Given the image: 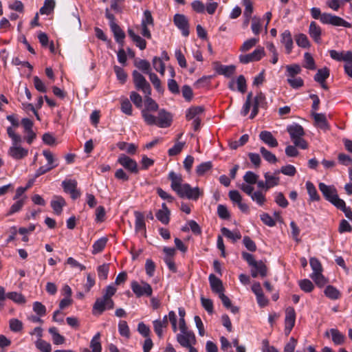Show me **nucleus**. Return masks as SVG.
I'll return each mask as SVG.
<instances>
[{
    "label": "nucleus",
    "instance_id": "obj_1",
    "mask_svg": "<svg viewBox=\"0 0 352 352\" xmlns=\"http://www.w3.org/2000/svg\"><path fill=\"white\" fill-rule=\"evenodd\" d=\"M141 115L147 125H156L160 128L170 126L173 121L172 115L164 109L159 110L157 117L148 113L146 110H142Z\"/></svg>",
    "mask_w": 352,
    "mask_h": 352
},
{
    "label": "nucleus",
    "instance_id": "obj_2",
    "mask_svg": "<svg viewBox=\"0 0 352 352\" xmlns=\"http://www.w3.org/2000/svg\"><path fill=\"white\" fill-rule=\"evenodd\" d=\"M318 188L327 201H329L336 208L344 207V200L338 197L337 190L333 186H328L324 183L320 182Z\"/></svg>",
    "mask_w": 352,
    "mask_h": 352
},
{
    "label": "nucleus",
    "instance_id": "obj_3",
    "mask_svg": "<svg viewBox=\"0 0 352 352\" xmlns=\"http://www.w3.org/2000/svg\"><path fill=\"white\" fill-rule=\"evenodd\" d=\"M133 81L137 90L143 92L144 95L151 94V87L145 77L137 70L132 72Z\"/></svg>",
    "mask_w": 352,
    "mask_h": 352
},
{
    "label": "nucleus",
    "instance_id": "obj_4",
    "mask_svg": "<svg viewBox=\"0 0 352 352\" xmlns=\"http://www.w3.org/2000/svg\"><path fill=\"white\" fill-rule=\"evenodd\" d=\"M131 288L137 298L142 296L151 297L153 294L151 286L145 281H142L140 284L135 280L131 282Z\"/></svg>",
    "mask_w": 352,
    "mask_h": 352
},
{
    "label": "nucleus",
    "instance_id": "obj_5",
    "mask_svg": "<svg viewBox=\"0 0 352 352\" xmlns=\"http://www.w3.org/2000/svg\"><path fill=\"white\" fill-rule=\"evenodd\" d=\"M204 192L199 189V187L192 188L189 184H184L183 188L177 194L181 198H187L193 201H197L200 196H202Z\"/></svg>",
    "mask_w": 352,
    "mask_h": 352
},
{
    "label": "nucleus",
    "instance_id": "obj_6",
    "mask_svg": "<svg viewBox=\"0 0 352 352\" xmlns=\"http://www.w3.org/2000/svg\"><path fill=\"white\" fill-rule=\"evenodd\" d=\"M117 162L129 173L135 175L139 173L140 168L137 162L126 155L123 153L120 154L118 158Z\"/></svg>",
    "mask_w": 352,
    "mask_h": 352
},
{
    "label": "nucleus",
    "instance_id": "obj_7",
    "mask_svg": "<svg viewBox=\"0 0 352 352\" xmlns=\"http://www.w3.org/2000/svg\"><path fill=\"white\" fill-rule=\"evenodd\" d=\"M175 26L182 32V34L187 37L189 36V22L187 17L182 14H176L173 17Z\"/></svg>",
    "mask_w": 352,
    "mask_h": 352
},
{
    "label": "nucleus",
    "instance_id": "obj_8",
    "mask_svg": "<svg viewBox=\"0 0 352 352\" xmlns=\"http://www.w3.org/2000/svg\"><path fill=\"white\" fill-rule=\"evenodd\" d=\"M265 55L264 48L259 47L255 49L252 53L248 54H241L239 56L240 62L243 64H248L250 62H255L260 60Z\"/></svg>",
    "mask_w": 352,
    "mask_h": 352
},
{
    "label": "nucleus",
    "instance_id": "obj_9",
    "mask_svg": "<svg viewBox=\"0 0 352 352\" xmlns=\"http://www.w3.org/2000/svg\"><path fill=\"white\" fill-rule=\"evenodd\" d=\"M6 298L10 299L18 304H24L26 302L25 296L21 293L12 292L6 294L5 288L0 286V301H3Z\"/></svg>",
    "mask_w": 352,
    "mask_h": 352
},
{
    "label": "nucleus",
    "instance_id": "obj_10",
    "mask_svg": "<svg viewBox=\"0 0 352 352\" xmlns=\"http://www.w3.org/2000/svg\"><path fill=\"white\" fill-rule=\"evenodd\" d=\"M296 322V311L295 309L289 307L285 310V333L289 335L295 325Z\"/></svg>",
    "mask_w": 352,
    "mask_h": 352
},
{
    "label": "nucleus",
    "instance_id": "obj_11",
    "mask_svg": "<svg viewBox=\"0 0 352 352\" xmlns=\"http://www.w3.org/2000/svg\"><path fill=\"white\" fill-rule=\"evenodd\" d=\"M168 179L171 182V189L177 195L183 188L184 184H182L183 179L182 175L177 174L174 171H170L168 173Z\"/></svg>",
    "mask_w": 352,
    "mask_h": 352
},
{
    "label": "nucleus",
    "instance_id": "obj_12",
    "mask_svg": "<svg viewBox=\"0 0 352 352\" xmlns=\"http://www.w3.org/2000/svg\"><path fill=\"white\" fill-rule=\"evenodd\" d=\"M267 274V267L264 262L261 260L257 261L254 265L251 267V276L253 278H256L258 276H261V278H264Z\"/></svg>",
    "mask_w": 352,
    "mask_h": 352
},
{
    "label": "nucleus",
    "instance_id": "obj_13",
    "mask_svg": "<svg viewBox=\"0 0 352 352\" xmlns=\"http://www.w3.org/2000/svg\"><path fill=\"white\" fill-rule=\"evenodd\" d=\"M327 338L331 337L332 341L335 345H342L346 340V336L337 329H330L324 333Z\"/></svg>",
    "mask_w": 352,
    "mask_h": 352
},
{
    "label": "nucleus",
    "instance_id": "obj_14",
    "mask_svg": "<svg viewBox=\"0 0 352 352\" xmlns=\"http://www.w3.org/2000/svg\"><path fill=\"white\" fill-rule=\"evenodd\" d=\"M280 42L284 45L285 48V53L287 54H291L294 47V42L292 34L289 30H285L280 34Z\"/></svg>",
    "mask_w": 352,
    "mask_h": 352
},
{
    "label": "nucleus",
    "instance_id": "obj_15",
    "mask_svg": "<svg viewBox=\"0 0 352 352\" xmlns=\"http://www.w3.org/2000/svg\"><path fill=\"white\" fill-rule=\"evenodd\" d=\"M287 131L289 133L292 140L303 137L305 134L303 127L297 123L287 126Z\"/></svg>",
    "mask_w": 352,
    "mask_h": 352
},
{
    "label": "nucleus",
    "instance_id": "obj_16",
    "mask_svg": "<svg viewBox=\"0 0 352 352\" xmlns=\"http://www.w3.org/2000/svg\"><path fill=\"white\" fill-rule=\"evenodd\" d=\"M331 58L337 61H351L352 60V52H339L335 50H331L329 51Z\"/></svg>",
    "mask_w": 352,
    "mask_h": 352
},
{
    "label": "nucleus",
    "instance_id": "obj_17",
    "mask_svg": "<svg viewBox=\"0 0 352 352\" xmlns=\"http://www.w3.org/2000/svg\"><path fill=\"white\" fill-rule=\"evenodd\" d=\"M134 215L135 218V230L136 232H142L144 236H146V223L144 221V214L139 212L135 211Z\"/></svg>",
    "mask_w": 352,
    "mask_h": 352
},
{
    "label": "nucleus",
    "instance_id": "obj_18",
    "mask_svg": "<svg viewBox=\"0 0 352 352\" xmlns=\"http://www.w3.org/2000/svg\"><path fill=\"white\" fill-rule=\"evenodd\" d=\"M110 29L113 34L116 41L120 46L124 47V38L126 36L124 32L117 23H112Z\"/></svg>",
    "mask_w": 352,
    "mask_h": 352
},
{
    "label": "nucleus",
    "instance_id": "obj_19",
    "mask_svg": "<svg viewBox=\"0 0 352 352\" xmlns=\"http://www.w3.org/2000/svg\"><path fill=\"white\" fill-rule=\"evenodd\" d=\"M208 280L211 289L214 293H216L218 295L221 293H223L224 288L223 283L219 278H217L214 274H211L209 275Z\"/></svg>",
    "mask_w": 352,
    "mask_h": 352
},
{
    "label": "nucleus",
    "instance_id": "obj_20",
    "mask_svg": "<svg viewBox=\"0 0 352 352\" xmlns=\"http://www.w3.org/2000/svg\"><path fill=\"white\" fill-rule=\"evenodd\" d=\"M309 34L316 43H321L322 29L315 21L310 23Z\"/></svg>",
    "mask_w": 352,
    "mask_h": 352
},
{
    "label": "nucleus",
    "instance_id": "obj_21",
    "mask_svg": "<svg viewBox=\"0 0 352 352\" xmlns=\"http://www.w3.org/2000/svg\"><path fill=\"white\" fill-rule=\"evenodd\" d=\"M259 138L270 147L274 148L278 145L277 140L268 131H262L259 134Z\"/></svg>",
    "mask_w": 352,
    "mask_h": 352
},
{
    "label": "nucleus",
    "instance_id": "obj_22",
    "mask_svg": "<svg viewBox=\"0 0 352 352\" xmlns=\"http://www.w3.org/2000/svg\"><path fill=\"white\" fill-rule=\"evenodd\" d=\"M100 333H97L90 342V349L84 348L82 352H102V344L100 342Z\"/></svg>",
    "mask_w": 352,
    "mask_h": 352
},
{
    "label": "nucleus",
    "instance_id": "obj_23",
    "mask_svg": "<svg viewBox=\"0 0 352 352\" xmlns=\"http://www.w3.org/2000/svg\"><path fill=\"white\" fill-rule=\"evenodd\" d=\"M28 151L18 145H13L9 149V155L15 160H21L28 155Z\"/></svg>",
    "mask_w": 352,
    "mask_h": 352
},
{
    "label": "nucleus",
    "instance_id": "obj_24",
    "mask_svg": "<svg viewBox=\"0 0 352 352\" xmlns=\"http://www.w3.org/2000/svg\"><path fill=\"white\" fill-rule=\"evenodd\" d=\"M66 205V201L61 196H54V199L51 201V207L54 212L59 215L63 212V208Z\"/></svg>",
    "mask_w": 352,
    "mask_h": 352
},
{
    "label": "nucleus",
    "instance_id": "obj_25",
    "mask_svg": "<svg viewBox=\"0 0 352 352\" xmlns=\"http://www.w3.org/2000/svg\"><path fill=\"white\" fill-rule=\"evenodd\" d=\"M106 309H109V300L103 297L98 298L93 305V314H102Z\"/></svg>",
    "mask_w": 352,
    "mask_h": 352
},
{
    "label": "nucleus",
    "instance_id": "obj_26",
    "mask_svg": "<svg viewBox=\"0 0 352 352\" xmlns=\"http://www.w3.org/2000/svg\"><path fill=\"white\" fill-rule=\"evenodd\" d=\"M215 70L218 74L223 75L225 77L230 78L234 74L235 70H236V67L233 65H219L215 68Z\"/></svg>",
    "mask_w": 352,
    "mask_h": 352
},
{
    "label": "nucleus",
    "instance_id": "obj_27",
    "mask_svg": "<svg viewBox=\"0 0 352 352\" xmlns=\"http://www.w3.org/2000/svg\"><path fill=\"white\" fill-rule=\"evenodd\" d=\"M134 65L142 71L144 74H148V76L151 72V67L150 63L144 59H136L134 62Z\"/></svg>",
    "mask_w": 352,
    "mask_h": 352
},
{
    "label": "nucleus",
    "instance_id": "obj_28",
    "mask_svg": "<svg viewBox=\"0 0 352 352\" xmlns=\"http://www.w3.org/2000/svg\"><path fill=\"white\" fill-rule=\"evenodd\" d=\"M192 338L195 339V334L193 332L188 331L186 333L177 334V340L183 347L190 346V338Z\"/></svg>",
    "mask_w": 352,
    "mask_h": 352
},
{
    "label": "nucleus",
    "instance_id": "obj_29",
    "mask_svg": "<svg viewBox=\"0 0 352 352\" xmlns=\"http://www.w3.org/2000/svg\"><path fill=\"white\" fill-rule=\"evenodd\" d=\"M306 188L307 193L309 196V199L311 201H319L320 197L318 193V191L314 185V184L309 181L306 182Z\"/></svg>",
    "mask_w": 352,
    "mask_h": 352
},
{
    "label": "nucleus",
    "instance_id": "obj_30",
    "mask_svg": "<svg viewBox=\"0 0 352 352\" xmlns=\"http://www.w3.org/2000/svg\"><path fill=\"white\" fill-rule=\"evenodd\" d=\"M108 239L107 237H101L96 241L92 245L91 253L93 254H97L101 252L105 248Z\"/></svg>",
    "mask_w": 352,
    "mask_h": 352
},
{
    "label": "nucleus",
    "instance_id": "obj_31",
    "mask_svg": "<svg viewBox=\"0 0 352 352\" xmlns=\"http://www.w3.org/2000/svg\"><path fill=\"white\" fill-rule=\"evenodd\" d=\"M49 333L52 335V342L54 344L60 345L65 342V337L58 333V329L56 327H50L49 329Z\"/></svg>",
    "mask_w": 352,
    "mask_h": 352
},
{
    "label": "nucleus",
    "instance_id": "obj_32",
    "mask_svg": "<svg viewBox=\"0 0 352 352\" xmlns=\"http://www.w3.org/2000/svg\"><path fill=\"white\" fill-rule=\"evenodd\" d=\"M324 293L331 300H338L341 297L340 292L333 285H327Z\"/></svg>",
    "mask_w": 352,
    "mask_h": 352
},
{
    "label": "nucleus",
    "instance_id": "obj_33",
    "mask_svg": "<svg viewBox=\"0 0 352 352\" xmlns=\"http://www.w3.org/2000/svg\"><path fill=\"white\" fill-rule=\"evenodd\" d=\"M26 199L27 197L25 195L20 199H15L16 201L10 206L8 215H12L14 213L19 212L25 205Z\"/></svg>",
    "mask_w": 352,
    "mask_h": 352
},
{
    "label": "nucleus",
    "instance_id": "obj_34",
    "mask_svg": "<svg viewBox=\"0 0 352 352\" xmlns=\"http://www.w3.org/2000/svg\"><path fill=\"white\" fill-rule=\"evenodd\" d=\"M264 178L265 179V184L267 185V187L270 189L279 184L280 178L276 175H272L269 172L264 174Z\"/></svg>",
    "mask_w": 352,
    "mask_h": 352
},
{
    "label": "nucleus",
    "instance_id": "obj_35",
    "mask_svg": "<svg viewBox=\"0 0 352 352\" xmlns=\"http://www.w3.org/2000/svg\"><path fill=\"white\" fill-rule=\"evenodd\" d=\"M330 74L329 69L327 67L319 69L314 76V80L318 83L324 82Z\"/></svg>",
    "mask_w": 352,
    "mask_h": 352
},
{
    "label": "nucleus",
    "instance_id": "obj_36",
    "mask_svg": "<svg viewBox=\"0 0 352 352\" xmlns=\"http://www.w3.org/2000/svg\"><path fill=\"white\" fill-rule=\"evenodd\" d=\"M116 289L112 285H108L104 291L103 298L109 300V309H111L114 307V302L111 299V297L115 294Z\"/></svg>",
    "mask_w": 352,
    "mask_h": 352
},
{
    "label": "nucleus",
    "instance_id": "obj_37",
    "mask_svg": "<svg viewBox=\"0 0 352 352\" xmlns=\"http://www.w3.org/2000/svg\"><path fill=\"white\" fill-rule=\"evenodd\" d=\"M295 41L296 44L302 48H309L311 46L308 37L305 34L299 33L295 35Z\"/></svg>",
    "mask_w": 352,
    "mask_h": 352
},
{
    "label": "nucleus",
    "instance_id": "obj_38",
    "mask_svg": "<svg viewBox=\"0 0 352 352\" xmlns=\"http://www.w3.org/2000/svg\"><path fill=\"white\" fill-rule=\"evenodd\" d=\"M221 232L223 235L230 239H232L234 242L241 238V234L239 231L232 232L227 228H222Z\"/></svg>",
    "mask_w": 352,
    "mask_h": 352
},
{
    "label": "nucleus",
    "instance_id": "obj_39",
    "mask_svg": "<svg viewBox=\"0 0 352 352\" xmlns=\"http://www.w3.org/2000/svg\"><path fill=\"white\" fill-rule=\"evenodd\" d=\"M150 96L145 95V109L144 110H146L148 113L149 111H156L159 108L157 103Z\"/></svg>",
    "mask_w": 352,
    "mask_h": 352
},
{
    "label": "nucleus",
    "instance_id": "obj_40",
    "mask_svg": "<svg viewBox=\"0 0 352 352\" xmlns=\"http://www.w3.org/2000/svg\"><path fill=\"white\" fill-rule=\"evenodd\" d=\"M287 78L296 77L301 72V68L298 64H292L286 66Z\"/></svg>",
    "mask_w": 352,
    "mask_h": 352
},
{
    "label": "nucleus",
    "instance_id": "obj_41",
    "mask_svg": "<svg viewBox=\"0 0 352 352\" xmlns=\"http://www.w3.org/2000/svg\"><path fill=\"white\" fill-rule=\"evenodd\" d=\"M55 7V1L54 0H45L43 6L40 8L41 14H50Z\"/></svg>",
    "mask_w": 352,
    "mask_h": 352
},
{
    "label": "nucleus",
    "instance_id": "obj_42",
    "mask_svg": "<svg viewBox=\"0 0 352 352\" xmlns=\"http://www.w3.org/2000/svg\"><path fill=\"white\" fill-rule=\"evenodd\" d=\"M204 111V108L202 107H190L188 109L186 118L188 120H190L196 118L197 116L201 113Z\"/></svg>",
    "mask_w": 352,
    "mask_h": 352
},
{
    "label": "nucleus",
    "instance_id": "obj_43",
    "mask_svg": "<svg viewBox=\"0 0 352 352\" xmlns=\"http://www.w3.org/2000/svg\"><path fill=\"white\" fill-rule=\"evenodd\" d=\"M250 197L252 201L256 202L259 206H263L266 202L265 194L260 190L254 192Z\"/></svg>",
    "mask_w": 352,
    "mask_h": 352
},
{
    "label": "nucleus",
    "instance_id": "obj_44",
    "mask_svg": "<svg viewBox=\"0 0 352 352\" xmlns=\"http://www.w3.org/2000/svg\"><path fill=\"white\" fill-rule=\"evenodd\" d=\"M77 182L75 179L64 180L62 182V186L64 191L67 193H70L77 188Z\"/></svg>",
    "mask_w": 352,
    "mask_h": 352
},
{
    "label": "nucleus",
    "instance_id": "obj_45",
    "mask_svg": "<svg viewBox=\"0 0 352 352\" xmlns=\"http://www.w3.org/2000/svg\"><path fill=\"white\" fill-rule=\"evenodd\" d=\"M260 152L263 157L268 162L275 164L277 162V158L274 154L267 150L265 147L262 146L260 148Z\"/></svg>",
    "mask_w": 352,
    "mask_h": 352
},
{
    "label": "nucleus",
    "instance_id": "obj_46",
    "mask_svg": "<svg viewBox=\"0 0 352 352\" xmlns=\"http://www.w3.org/2000/svg\"><path fill=\"white\" fill-rule=\"evenodd\" d=\"M36 347L41 351V352H51L52 351V346L50 343L43 339H38L35 342Z\"/></svg>",
    "mask_w": 352,
    "mask_h": 352
},
{
    "label": "nucleus",
    "instance_id": "obj_47",
    "mask_svg": "<svg viewBox=\"0 0 352 352\" xmlns=\"http://www.w3.org/2000/svg\"><path fill=\"white\" fill-rule=\"evenodd\" d=\"M212 168V164L211 162H206L200 164L196 168V173L199 176L204 175L206 173L209 171Z\"/></svg>",
    "mask_w": 352,
    "mask_h": 352
},
{
    "label": "nucleus",
    "instance_id": "obj_48",
    "mask_svg": "<svg viewBox=\"0 0 352 352\" xmlns=\"http://www.w3.org/2000/svg\"><path fill=\"white\" fill-rule=\"evenodd\" d=\"M170 211L167 210L166 211L159 210L156 214V218L161 221L163 224H168L170 221Z\"/></svg>",
    "mask_w": 352,
    "mask_h": 352
},
{
    "label": "nucleus",
    "instance_id": "obj_49",
    "mask_svg": "<svg viewBox=\"0 0 352 352\" xmlns=\"http://www.w3.org/2000/svg\"><path fill=\"white\" fill-rule=\"evenodd\" d=\"M310 277L313 279L317 286L322 287L327 283V280L325 277L322 275V272L320 273H312Z\"/></svg>",
    "mask_w": 352,
    "mask_h": 352
},
{
    "label": "nucleus",
    "instance_id": "obj_50",
    "mask_svg": "<svg viewBox=\"0 0 352 352\" xmlns=\"http://www.w3.org/2000/svg\"><path fill=\"white\" fill-rule=\"evenodd\" d=\"M300 288L306 293H309L314 289V285L312 282L307 278L300 280L298 283Z\"/></svg>",
    "mask_w": 352,
    "mask_h": 352
},
{
    "label": "nucleus",
    "instance_id": "obj_51",
    "mask_svg": "<svg viewBox=\"0 0 352 352\" xmlns=\"http://www.w3.org/2000/svg\"><path fill=\"white\" fill-rule=\"evenodd\" d=\"M330 25H332L334 26H342L344 28H351V24L348 21L344 20L342 18H341L340 16L333 15V14L331 16Z\"/></svg>",
    "mask_w": 352,
    "mask_h": 352
},
{
    "label": "nucleus",
    "instance_id": "obj_52",
    "mask_svg": "<svg viewBox=\"0 0 352 352\" xmlns=\"http://www.w3.org/2000/svg\"><path fill=\"white\" fill-rule=\"evenodd\" d=\"M153 68L158 72H160L162 75H164L165 72V65L162 60L161 58L155 56L153 58Z\"/></svg>",
    "mask_w": 352,
    "mask_h": 352
},
{
    "label": "nucleus",
    "instance_id": "obj_53",
    "mask_svg": "<svg viewBox=\"0 0 352 352\" xmlns=\"http://www.w3.org/2000/svg\"><path fill=\"white\" fill-rule=\"evenodd\" d=\"M118 331L120 334L125 337L126 338H129L130 337V330L129 327L127 324V322L124 320H120L118 323Z\"/></svg>",
    "mask_w": 352,
    "mask_h": 352
},
{
    "label": "nucleus",
    "instance_id": "obj_54",
    "mask_svg": "<svg viewBox=\"0 0 352 352\" xmlns=\"http://www.w3.org/2000/svg\"><path fill=\"white\" fill-rule=\"evenodd\" d=\"M259 41L258 38H252L245 41L240 47L241 52H247L254 47Z\"/></svg>",
    "mask_w": 352,
    "mask_h": 352
},
{
    "label": "nucleus",
    "instance_id": "obj_55",
    "mask_svg": "<svg viewBox=\"0 0 352 352\" xmlns=\"http://www.w3.org/2000/svg\"><path fill=\"white\" fill-rule=\"evenodd\" d=\"M109 272V264L99 265L97 268L98 276L100 279L106 280Z\"/></svg>",
    "mask_w": 352,
    "mask_h": 352
},
{
    "label": "nucleus",
    "instance_id": "obj_56",
    "mask_svg": "<svg viewBox=\"0 0 352 352\" xmlns=\"http://www.w3.org/2000/svg\"><path fill=\"white\" fill-rule=\"evenodd\" d=\"M149 79L152 84L153 85L155 89L159 92V93H163L164 92V88L161 85V81L158 76L155 74L152 73L149 75Z\"/></svg>",
    "mask_w": 352,
    "mask_h": 352
},
{
    "label": "nucleus",
    "instance_id": "obj_57",
    "mask_svg": "<svg viewBox=\"0 0 352 352\" xmlns=\"http://www.w3.org/2000/svg\"><path fill=\"white\" fill-rule=\"evenodd\" d=\"M254 104H256L257 107L259 108L266 109L267 102H266V98L265 95L262 92H259L257 94V95L255 96L254 99Z\"/></svg>",
    "mask_w": 352,
    "mask_h": 352
},
{
    "label": "nucleus",
    "instance_id": "obj_58",
    "mask_svg": "<svg viewBox=\"0 0 352 352\" xmlns=\"http://www.w3.org/2000/svg\"><path fill=\"white\" fill-rule=\"evenodd\" d=\"M10 329L13 332H19L23 329V322L16 319L12 318L9 321Z\"/></svg>",
    "mask_w": 352,
    "mask_h": 352
},
{
    "label": "nucleus",
    "instance_id": "obj_59",
    "mask_svg": "<svg viewBox=\"0 0 352 352\" xmlns=\"http://www.w3.org/2000/svg\"><path fill=\"white\" fill-rule=\"evenodd\" d=\"M113 70L116 74L118 80L122 83L124 84L126 81L127 74L125 71L120 67L118 65H115L113 67Z\"/></svg>",
    "mask_w": 352,
    "mask_h": 352
},
{
    "label": "nucleus",
    "instance_id": "obj_60",
    "mask_svg": "<svg viewBox=\"0 0 352 352\" xmlns=\"http://www.w3.org/2000/svg\"><path fill=\"white\" fill-rule=\"evenodd\" d=\"M309 264L313 270L312 273L322 272L323 269H322V264L318 258H316L315 257L310 258Z\"/></svg>",
    "mask_w": 352,
    "mask_h": 352
},
{
    "label": "nucleus",
    "instance_id": "obj_61",
    "mask_svg": "<svg viewBox=\"0 0 352 352\" xmlns=\"http://www.w3.org/2000/svg\"><path fill=\"white\" fill-rule=\"evenodd\" d=\"M275 202L281 208H285L288 206L289 202L285 197L283 192H275Z\"/></svg>",
    "mask_w": 352,
    "mask_h": 352
},
{
    "label": "nucleus",
    "instance_id": "obj_62",
    "mask_svg": "<svg viewBox=\"0 0 352 352\" xmlns=\"http://www.w3.org/2000/svg\"><path fill=\"white\" fill-rule=\"evenodd\" d=\"M7 133L9 138L12 139L13 145H18L21 142V135L16 134L12 127L8 126L7 128Z\"/></svg>",
    "mask_w": 352,
    "mask_h": 352
},
{
    "label": "nucleus",
    "instance_id": "obj_63",
    "mask_svg": "<svg viewBox=\"0 0 352 352\" xmlns=\"http://www.w3.org/2000/svg\"><path fill=\"white\" fill-rule=\"evenodd\" d=\"M305 65L304 67L308 69L314 70L316 69L315 60L312 56L309 53L306 52L304 54Z\"/></svg>",
    "mask_w": 352,
    "mask_h": 352
},
{
    "label": "nucleus",
    "instance_id": "obj_64",
    "mask_svg": "<svg viewBox=\"0 0 352 352\" xmlns=\"http://www.w3.org/2000/svg\"><path fill=\"white\" fill-rule=\"evenodd\" d=\"M217 214L219 218L225 220L229 219L230 217V214L227 207L222 204H219L217 206Z\"/></svg>",
    "mask_w": 352,
    "mask_h": 352
}]
</instances>
